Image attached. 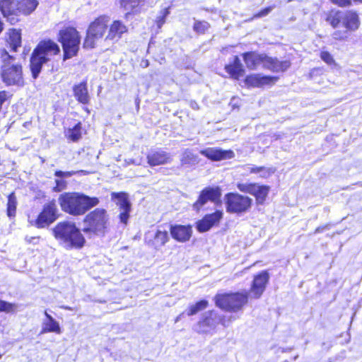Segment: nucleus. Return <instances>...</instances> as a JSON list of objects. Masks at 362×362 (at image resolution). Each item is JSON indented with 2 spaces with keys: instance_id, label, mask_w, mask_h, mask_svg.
Masks as SVG:
<instances>
[{
  "instance_id": "3",
  "label": "nucleus",
  "mask_w": 362,
  "mask_h": 362,
  "mask_svg": "<svg viewBox=\"0 0 362 362\" xmlns=\"http://www.w3.org/2000/svg\"><path fill=\"white\" fill-rule=\"evenodd\" d=\"M52 232L54 238L66 249H80L85 244L83 235L73 222H59L52 229Z\"/></svg>"
},
{
  "instance_id": "31",
  "label": "nucleus",
  "mask_w": 362,
  "mask_h": 362,
  "mask_svg": "<svg viewBox=\"0 0 362 362\" xmlns=\"http://www.w3.org/2000/svg\"><path fill=\"white\" fill-rule=\"evenodd\" d=\"M247 170L251 173H257L260 177L267 178L275 172V168L267 167L247 166Z\"/></svg>"
},
{
  "instance_id": "7",
  "label": "nucleus",
  "mask_w": 362,
  "mask_h": 362,
  "mask_svg": "<svg viewBox=\"0 0 362 362\" xmlns=\"http://www.w3.org/2000/svg\"><path fill=\"white\" fill-rule=\"evenodd\" d=\"M247 300L248 293L247 292L218 294L215 297L216 306L230 312H238L242 310L243 306L247 304Z\"/></svg>"
},
{
  "instance_id": "15",
  "label": "nucleus",
  "mask_w": 362,
  "mask_h": 362,
  "mask_svg": "<svg viewBox=\"0 0 362 362\" xmlns=\"http://www.w3.org/2000/svg\"><path fill=\"white\" fill-rule=\"evenodd\" d=\"M112 199L117 200V204L119 206L120 214L119 216L120 222L127 224L131 210V204L127 194L124 192H113L112 194Z\"/></svg>"
},
{
  "instance_id": "40",
  "label": "nucleus",
  "mask_w": 362,
  "mask_h": 362,
  "mask_svg": "<svg viewBox=\"0 0 362 362\" xmlns=\"http://www.w3.org/2000/svg\"><path fill=\"white\" fill-rule=\"evenodd\" d=\"M168 14V11L165 9L163 11L162 14L157 18L156 23L158 27L160 28L165 22V17Z\"/></svg>"
},
{
  "instance_id": "11",
  "label": "nucleus",
  "mask_w": 362,
  "mask_h": 362,
  "mask_svg": "<svg viewBox=\"0 0 362 362\" xmlns=\"http://www.w3.org/2000/svg\"><path fill=\"white\" fill-rule=\"evenodd\" d=\"M57 207L54 202H49L43 207L42 211L35 221L34 225L39 228H45L52 223L57 218Z\"/></svg>"
},
{
  "instance_id": "42",
  "label": "nucleus",
  "mask_w": 362,
  "mask_h": 362,
  "mask_svg": "<svg viewBox=\"0 0 362 362\" xmlns=\"http://www.w3.org/2000/svg\"><path fill=\"white\" fill-rule=\"evenodd\" d=\"M321 59L328 64H331L334 60L332 55L328 52H322L320 54Z\"/></svg>"
},
{
  "instance_id": "33",
  "label": "nucleus",
  "mask_w": 362,
  "mask_h": 362,
  "mask_svg": "<svg viewBox=\"0 0 362 362\" xmlns=\"http://www.w3.org/2000/svg\"><path fill=\"white\" fill-rule=\"evenodd\" d=\"M66 136L73 141L79 140L81 137V124L78 122L73 128L69 129L66 132Z\"/></svg>"
},
{
  "instance_id": "36",
  "label": "nucleus",
  "mask_w": 362,
  "mask_h": 362,
  "mask_svg": "<svg viewBox=\"0 0 362 362\" xmlns=\"http://www.w3.org/2000/svg\"><path fill=\"white\" fill-rule=\"evenodd\" d=\"M209 28V24L206 21H196L194 24L193 29L199 34L204 33Z\"/></svg>"
},
{
  "instance_id": "35",
  "label": "nucleus",
  "mask_w": 362,
  "mask_h": 362,
  "mask_svg": "<svg viewBox=\"0 0 362 362\" xmlns=\"http://www.w3.org/2000/svg\"><path fill=\"white\" fill-rule=\"evenodd\" d=\"M17 201L14 193L9 194L7 203V214L9 217L15 216Z\"/></svg>"
},
{
  "instance_id": "1",
  "label": "nucleus",
  "mask_w": 362,
  "mask_h": 362,
  "mask_svg": "<svg viewBox=\"0 0 362 362\" xmlns=\"http://www.w3.org/2000/svg\"><path fill=\"white\" fill-rule=\"evenodd\" d=\"M326 21L336 29L332 37L339 41L346 40L350 33L356 32L361 26L359 15L354 10L332 11Z\"/></svg>"
},
{
  "instance_id": "41",
  "label": "nucleus",
  "mask_w": 362,
  "mask_h": 362,
  "mask_svg": "<svg viewBox=\"0 0 362 362\" xmlns=\"http://www.w3.org/2000/svg\"><path fill=\"white\" fill-rule=\"evenodd\" d=\"M77 172L76 171H66L64 172L62 170H57L54 173V175L58 177H69L72 175L76 174Z\"/></svg>"
},
{
  "instance_id": "16",
  "label": "nucleus",
  "mask_w": 362,
  "mask_h": 362,
  "mask_svg": "<svg viewBox=\"0 0 362 362\" xmlns=\"http://www.w3.org/2000/svg\"><path fill=\"white\" fill-rule=\"evenodd\" d=\"M223 211L217 210L215 212L205 215L197 223V229L200 233L209 230L214 226L218 224L223 218Z\"/></svg>"
},
{
  "instance_id": "24",
  "label": "nucleus",
  "mask_w": 362,
  "mask_h": 362,
  "mask_svg": "<svg viewBox=\"0 0 362 362\" xmlns=\"http://www.w3.org/2000/svg\"><path fill=\"white\" fill-rule=\"evenodd\" d=\"M225 69L230 76L235 79H239L245 74L243 66L238 56H235L232 63L226 65Z\"/></svg>"
},
{
  "instance_id": "22",
  "label": "nucleus",
  "mask_w": 362,
  "mask_h": 362,
  "mask_svg": "<svg viewBox=\"0 0 362 362\" xmlns=\"http://www.w3.org/2000/svg\"><path fill=\"white\" fill-rule=\"evenodd\" d=\"M108 19L105 16H100L93 22L88 30V35L95 36V38L102 37L107 28Z\"/></svg>"
},
{
  "instance_id": "46",
  "label": "nucleus",
  "mask_w": 362,
  "mask_h": 362,
  "mask_svg": "<svg viewBox=\"0 0 362 362\" xmlns=\"http://www.w3.org/2000/svg\"><path fill=\"white\" fill-rule=\"evenodd\" d=\"M129 163H133V164H136V165H140V162H135L134 160H130V161L129 162Z\"/></svg>"
},
{
  "instance_id": "37",
  "label": "nucleus",
  "mask_w": 362,
  "mask_h": 362,
  "mask_svg": "<svg viewBox=\"0 0 362 362\" xmlns=\"http://www.w3.org/2000/svg\"><path fill=\"white\" fill-rule=\"evenodd\" d=\"M255 183H239L238 188L240 191L252 194L255 192Z\"/></svg>"
},
{
  "instance_id": "21",
  "label": "nucleus",
  "mask_w": 362,
  "mask_h": 362,
  "mask_svg": "<svg viewBox=\"0 0 362 362\" xmlns=\"http://www.w3.org/2000/svg\"><path fill=\"white\" fill-rule=\"evenodd\" d=\"M192 227L190 226L175 225L170 227V234L178 242H186L192 236Z\"/></svg>"
},
{
  "instance_id": "27",
  "label": "nucleus",
  "mask_w": 362,
  "mask_h": 362,
  "mask_svg": "<svg viewBox=\"0 0 362 362\" xmlns=\"http://www.w3.org/2000/svg\"><path fill=\"white\" fill-rule=\"evenodd\" d=\"M74 94L76 100L83 104H87L89 102L90 97L88 92L87 83L83 81L78 85H75L73 88Z\"/></svg>"
},
{
  "instance_id": "8",
  "label": "nucleus",
  "mask_w": 362,
  "mask_h": 362,
  "mask_svg": "<svg viewBox=\"0 0 362 362\" xmlns=\"http://www.w3.org/2000/svg\"><path fill=\"white\" fill-rule=\"evenodd\" d=\"M59 40L63 47L64 60L77 54L81 40L78 33L75 28L69 27L60 30Z\"/></svg>"
},
{
  "instance_id": "18",
  "label": "nucleus",
  "mask_w": 362,
  "mask_h": 362,
  "mask_svg": "<svg viewBox=\"0 0 362 362\" xmlns=\"http://www.w3.org/2000/svg\"><path fill=\"white\" fill-rule=\"evenodd\" d=\"M200 153L211 160H221L232 158L234 153L232 151H225L216 148H206L201 150Z\"/></svg>"
},
{
  "instance_id": "45",
  "label": "nucleus",
  "mask_w": 362,
  "mask_h": 362,
  "mask_svg": "<svg viewBox=\"0 0 362 362\" xmlns=\"http://www.w3.org/2000/svg\"><path fill=\"white\" fill-rule=\"evenodd\" d=\"M334 4L341 7L349 6L351 4V0H331Z\"/></svg>"
},
{
  "instance_id": "29",
  "label": "nucleus",
  "mask_w": 362,
  "mask_h": 362,
  "mask_svg": "<svg viewBox=\"0 0 362 362\" xmlns=\"http://www.w3.org/2000/svg\"><path fill=\"white\" fill-rule=\"evenodd\" d=\"M199 162V158L197 155L194 154L189 149H185L182 153L180 163L182 165L192 166L198 164Z\"/></svg>"
},
{
  "instance_id": "12",
  "label": "nucleus",
  "mask_w": 362,
  "mask_h": 362,
  "mask_svg": "<svg viewBox=\"0 0 362 362\" xmlns=\"http://www.w3.org/2000/svg\"><path fill=\"white\" fill-rule=\"evenodd\" d=\"M220 322L225 325V322H222V319L215 311L206 312L198 322L196 330L199 333H209L214 330Z\"/></svg>"
},
{
  "instance_id": "9",
  "label": "nucleus",
  "mask_w": 362,
  "mask_h": 362,
  "mask_svg": "<svg viewBox=\"0 0 362 362\" xmlns=\"http://www.w3.org/2000/svg\"><path fill=\"white\" fill-rule=\"evenodd\" d=\"M38 3L37 0H0V10L4 17H8L22 13L25 15L33 11Z\"/></svg>"
},
{
  "instance_id": "44",
  "label": "nucleus",
  "mask_w": 362,
  "mask_h": 362,
  "mask_svg": "<svg viewBox=\"0 0 362 362\" xmlns=\"http://www.w3.org/2000/svg\"><path fill=\"white\" fill-rule=\"evenodd\" d=\"M56 186L54 187V189L55 192H60L65 189L66 187V182L62 180H56Z\"/></svg>"
},
{
  "instance_id": "47",
  "label": "nucleus",
  "mask_w": 362,
  "mask_h": 362,
  "mask_svg": "<svg viewBox=\"0 0 362 362\" xmlns=\"http://www.w3.org/2000/svg\"><path fill=\"white\" fill-rule=\"evenodd\" d=\"M182 315V314L178 315L176 319H175V322H177L180 319H181V316Z\"/></svg>"
},
{
  "instance_id": "48",
  "label": "nucleus",
  "mask_w": 362,
  "mask_h": 362,
  "mask_svg": "<svg viewBox=\"0 0 362 362\" xmlns=\"http://www.w3.org/2000/svg\"><path fill=\"white\" fill-rule=\"evenodd\" d=\"M30 239H34V238H31ZM28 241L29 243H30V242H31V240H28Z\"/></svg>"
},
{
  "instance_id": "34",
  "label": "nucleus",
  "mask_w": 362,
  "mask_h": 362,
  "mask_svg": "<svg viewBox=\"0 0 362 362\" xmlns=\"http://www.w3.org/2000/svg\"><path fill=\"white\" fill-rule=\"evenodd\" d=\"M208 305V301L206 300H202L194 305H192L189 307L187 315L188 316L194 315L198 312L204 310Z\"/></svg>"
},
{
  "instance_id": "5",
  "label": "nucleus",
  "mask_w": 362,
  "mask_h": 362,
  "mask_svg": "<svg viewBox=\"0 0 362 362\" xmlns=\"http://www.w3.org/2000/svg\"><path fill=\"white\" fill-rule=\"evenodd\" d=\"M15 57L6 49H0L1 75L7 86H22L24 83L22 66L14 63Z\"/></svg>"
},
{
  "instance_id": "49",
  "label": "nucleus",
  "mask_w": 362,
  "mask_h": 362,
  "mask_svg": "<svg viewBox=\"0 0 362 362\" xmlns=\"http://www.w3.org/2000/svg\"><path fill=\"white\" fill-rule=\"evenodd\" d=\"M126 0H122V2H125Z\"/></svg>"
},
{
  "instance_id": "43",
  "label": "nucleus",
  "mask_w": 362,
  "mask_h": 362,
  "mask_svg": "<svg viewBox=\"0 0 362 362\" xmlns=\"http://www.w3.org/2000/svg\"><path fill=\"white\" fill-rule=\"evenodd\" d=\"M273 9L272 6L267 7L262 10H261L259 12H258L257 14L255 15V18H262L264 16H267Z\"/></svg>"
},
{
  "instance_id": "6",
  "label": "nucleus",
  "mask_w": 362,
  "mask_h": 362,
  "mask_svg": "<svg viewBox=\"0 0 362 362\" xmlns=\"http://www.w3.org/2000/svg\"><path fill=\"white\" fill-rule=\"evenodd\" d=\"M109 216L106 210L95 209L84 218L83 231L89 237L105 236L108 227Z\"/></svg>"
},
{
  "instance_id": "38",
  "label": "nucleus",
  "mask_w": 362,
  "mask_h": 362,
  "mask_svg": "<svg viewBox=\"0 0 362 362\" xmlns=\"http://www.w3.org/2000/svg\"><path fill=\"white\" fill-rule=\"evenodd\" d=\"M15 307L16 305L13 303L0 300V312L11 313Z\"/></svg>"
},
{
  "instance_id": "14",
  "label": "nucleus",
  "mask_w": 362,
  "mask_h": 362,
  "mask_svg": "<svg viewBox=\"0 0 362 362\" xmlns=\"http://www.w3.org/2000/svg\"><path fill=\"white\" fill-rule=\"evenodd\" d=\"M269 279V274L267 271H262L256 275L250 289V297L255 299L259 298L265 291Z\"/></svg>"
},
{
  "instance_id": "10",
  "label": "nucleus",
  "mask_w": 362,
  "mask_h": 362,
  "mask_svg": "<svg viewBox=\"0 0 362 362\" xmlns=\"http://www.w3.org/2000/svg\"><path fill=\"white\" fill-rule=\"evenodd\" d=\"M226 210L230 213L240 214L251 206L252 199L238 193H228L225 196Z\"/></svg>"
},
{
  "instance_id": "2",
  "label": "nucleus",
  "mask_w": 362,
  "mask_h": 362,
  "mask_svg": "<svg viewBox=\"0 0 362 362\" xmlns=\"http://www.w3.org/2000/svg\"><path fill=\"white\" fill-rule=\"evenodd\" d=\"M61 209L69 215L79 216L99 204V199L78 192H64L58 198Z\"/></svg>"
},
{
  "instance_id": "23",
  "label": "nucleus",
  "mask_w": 362,
  "mask_h": 362,
  "mask_svg": "<svg viewBox=\"0 0 362 362\" xmlns=\"http://www.w3.org/2000/svg\"><path fill=\"white\" fill-rule=\"evenodd\" d=\"M127 31V27L121 21H115L110 26L106 40H118Z\"/></svg>"
},
{
  "instance_id": "20",
  "label": "nucleus",
  "mask_w": 362,
  "mask_h": 362,
  "mask_svg": "<svg viewBox=\"0 0 362 362\" xmlns=\"http://www.w3.org/2000/svg\"><path fill=\"white\" fill-rule=\"evenodd\" d=\"M278 77L252 74L245 78V83L249 86L262 87L265 85L274 84Z\"/></svg>"
},
{
  "instance_id": "13",
  "label": "nucleus",
  "mask_w": 362,
  "mask_h": 362,
  "mask_svg": "<svg viewBox=\"0 0 362 362\" xmlns=\"http://www.w3.org/2000/svg\"><path fill=\"white\" fill-rule=\"evenodd\" d=\"M221 196L219 187H206L199 194L198 199L193 204V209L199 211L209 201L216 202L220 199Z\"/></svg>"
},
{
  "instance_id": "19",
  "label": "nucleus",
  "mask_w": 362,
  "mask_h": 362,
  "mask_svg": "<svg viewBox=\"0 0 362 362\" xmlns=\"http://www.w3.org/2000/svg\"><path fill=\"white\" fill-rule=\"evenodd\" d=\"M148 163L151 166L164 165L171 161L170 154L162 150H151L147 155Z\"/></svg>"
},
{
  "instance_id": "32",
  "label": "nucleus",
  "mask_w": 362,
  "mask_h": 362,
  "mask_svg": "<svg viewBox=\"0 0 362 362\" xmlns=\"http://www.w3.org/2000/svg\"><path fill=\"white\" fill-rule=\"evenodd\" d=\"M269 187L265 185H258L255 187V192L252 195L256 197V200L259 204H263L268 195Z\"/></svg>"
},
{
  "instance_id": "17",
  "label": "nucleus",
  "mask_w": 362,
  "mask_h": 362,
  "mask_svg": "<svg viewBox=\"0 0 362 362\" xmlns=\"http://www.w3.org/2000/svg\"><path fill=\"white\" fill-rule=\"evenodd\" d=\"M262 67L274 72L284 71L289 68L288 61H279L276 58L269 57L263 54Z\"/></svg>"
},
{
  "instance_id": "30",
  "label": "nucleus",
  "mask_w": 362,
  "mask_h": 362,
  "mask_svg": "<svg viewBox=\"0 0 362 362\" xmlns=\"http://www.w3.org/2000/svg\"><path fill=\"white\" fill-rule=\"evenodd\" d=\"M168 239L169 237L167 231L158 230L151 244L154 248L158 249L163 246L168 242Z\"/></svg>"
},
{
  "instance_id": "28",
  "label": "nucleus",
  "mask_w": 362,
  "mask_h": 362,
  "mask_svg": "<svg viewBox=\"0 0 362 362\" xmlns=\"http://www.w3.org/2000/svg\"><path fill=\"white\" fill-rule=\"evenodd\" d=\"M11 49L17 51L18 47L21 45V35L19 30L11 29L8 33V39L7 40Z\"/></svg>"
},
{
  "instance_id": "26",
  "label": "nucleus",
  "mask_w": 362,
  "mask_h": 362,
  "mask_svg": "<svg viewBox=\"0 0 362 362\" xmlns=\"http://www.w3.org/2000/svg\"><path fill=\"white\" fill-rule=\"evenodd\" d=\"M243 57L246 66L251 70L256 69L259 65H262L263 54H258L254 52H249L243 54Z\"/></svg>"
},
{
  "instance_id": "25",
  "label": "nucleus",
  "mask_w": 362,
  "mask_h": 362,
  "mask_svg": "<svg viewBox=\"0 0 362 362\" xmlns=\"http://www.w3.org/2000/svg\"><path fill=\"white\" fill-rule=\"evenodd\" d=\"M45 319L43 320L42 323V329L40 334L47 332H55L57 334L61 333V328L58 322H57L48 313L45 311Z\"/></svg>"
},
{
  "instance_id": "39",
  "label": "nucleus",
  "mask_w": 362,
  "mask_h": 362,
  "mask_svg": "<svg viewBox=\"0 0 362 362\" xmlns=\"http://www.w3.org/2000/svg\"><path fill=\"white\" fill-rule=\"evenodd\" d=\"M96 38L95 36L92 35H88V31L87 32V36L84 40L83 47L86 48H93L95 45V40Z\"/></svg>"
},
{
  "instance_id": "4",
  "label": "nucleus",
  "mask_w": 362,
  "mask_h": 362,
  "mask_svg": "<svg viewBox=\"0 0 362 362\" xmlns=\"http://www.w3.org/2000/svg\"><path fill=\"white\" fill-rule=\"evenodd\" d=\"M60 52L59 45L51 40L40 41L35 48L30 57V70L33 77L37 78L42 65L48 62L51 58Z\"/></svg>"
}]
</instances>
